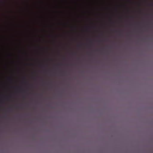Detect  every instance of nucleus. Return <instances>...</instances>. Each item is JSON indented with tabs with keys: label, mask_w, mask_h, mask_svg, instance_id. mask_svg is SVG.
<instances>
[{
	"label": "nucleus",
	"mask_w": 153,
	"mask_h": 153,
	"mask_svg": "<svg viewBox=\"0 0 153 153\" xmlns=\"http://www.w3.org/2000/svg\"><path fill=\"white\" fill-rule=\"evenodd\" d=\"M16 10H136V9H16Z\"/></svg>",
	"instance_id": "1"
},
{
	"label": "nucleus",
	"mask_w": 153,
	"mask_h": 153,
	"mask_svg": "<svg viewBox=\"0 0 153 153\" xmlns=\"http://www.w3.org/2000/svg\"><path fill=\"white\" fill-rule=\"evenodd\" d=\"M127 1L128 3H131L132 2L131 0H127Z\"/></svg>",
	"instance_id": "2"
},
{
	"label": "nucleus",
	"mask_w": 153,
	"mask_h": 153,
	"mask_svg": "<svg viewBox=\"0 0 153 153\" xmlns=\"http://www.w3.org/2000/svg\"><path fill=\"white\" fill-rule=\"evenodd\" d=\"M118 32L119 33V34H120L121 33V32H120V31H118Z\"/></svg>",
	"instance_id": "3"
},
{
	"label": "nucleus",
	"mask_w": 153,
	"mask_h": 153,
	"mask_svg": "<svg viewBox=\"0 0 153 153\" xmlns=\"http://www.w3.org/2000/svg\"><path fill=\"white\" fill-rule=\"evenodd\" d=\"M61 0V1H63V2L64 1V0Z\"/></svg>",
	"instance_id": "4"
}]
</instances>
